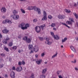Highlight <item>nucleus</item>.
<instances>
[{"label":"nucleus","instance_id":"774afa93","mask_svg":"<svg viewBox=\"0 0 78 78\" xmlns=\"http://www.w3.org/2000/svg\"><path fill=\"white\" fill-rule=\"evenodd\" d=\"M76 41H78V37H77L76 38Z\"/></svg>","mask_w":78,"mask_h":78},{"label":"nucleus","instance_id":"a19ab883","mask_svg":"<svg viewBox=\"0 0 78 78\" xmlns=\"http://www.w3.org/2000/svg\"><path fill=\"white\" fill-rule=\"evenodd\" d=\"M21 64L23 65H25V62L24 61H22L21 62Z\"/></svg>","mask_w":78,"mask_h":78},{"label":"nucleus","instance_id":"393cba45","mask_svg":"<svg viewBox=\"0 0 78 78\" xmlns=\"http://www.w3.org/2000/svg\"><path fill=\"white\" fill-rule=\"evenodd\" d=\"M12 45H13L12 42H10L9 44V47H11L12 46Z\"/></svg>","mask_w":78,"mask_h":78},{"label":"nucleus","instance_id":"c756f323","mask_svg":"<svg viewBox=\"0 0 78 78\" xmlns=\"http://www.w3.org/2000/svg\"><path fill=\"white\" fill-rule=\"evenodd\" d=\"M40 78H45V75H41L40 76Z\"/></svg>","mask_w":78,"mask_h":78},{"label":"nucleus","instance_id":"7ed1b4c3","mask_svg":"<svg viewBox=\"0 0 78 78\" xmlns=\"http://www.w3.org/2000/svg\"><path fill=\"white\" fill-rule=\"evenodd\" d=\"M9 23V24H11L12 23V22L8 19H6L5 20H4L2 22V23L5 24V23Z\"/></svg>","mask_w":78,"mask_h":78},{"label":"nucleus","instance_id":"603ef678","mask_svg":"<svg viewBox=\"0 0 78 78\" xmlns=\"http://www.w3.org/2000/svg\"><path fill=\"white\" fill-rule=\"evenodd\" d=\"M20 1V2H26L27 1V0H19Z\"/></svg>","mask_w":78,"mask_h":78},{"label":"nucleus","instance_id":"dca6fc26","mask_svg":"<svg viewBox=\"0 0 78 78\" xmlns=\"http://www.w3.org/2000/svg\"><path fill=\"white\" fill-rule=\"evenodd\" d=\"M28 47L29 49L30 50H31V49H32L33 48V45L30 44H29V46H28Z\"/></svg>","mask_w":78,"mask_h":78},{"label":"nucleus","instance_id":"ea45409f","mask_svg":"<svg viewBox=\"0 0 78 78\" xmlns=\"http://www.w3.org/2000/svg\"><path fill=\"white\" fill-rule=\"evenodd\" d=\"M52 43H51V42H50V41H48V45H51V44Z\"/></svg>","mask_w":78,"mask_h":78},{"label":"nucleus","instance_id":"bb28decb","mask_svg":"<svg viewBox=\"0 0 78 78\" xmlns=\"http://www.w3.org/2000/svg\"><path fill=\"white\" fill-rule=\"evenodd\" d=\"M38 38H39V39H40V41H42L44 40V38L42 37H39Z\"/></svg>","mask_w":78,"mask_h":78},{"label":"nucleus","instance_id":"423d86ee","mask_svg":"<svg viewBox=\"0 0 78 78\" xmlns=\"http://www.w3.org/2000/svg\"><path fill=\"white\" fill-rule=\"evenodd\" d=\"M16 70L17 72H21V71L22 70V67L21 66H18L16 68Z\"/></svg>","mask_w":78,"mask_h":78},{"label":"nucleus","instance_id":"c03bdc74","mask_svg":"<svg viewBox=\"0 0 78 78\" xmlns=\"http://www.w3.org/2000/svg\"><path fill=\"white\" fill-rule=\"evenodd\" d=\"M76 60H74V61H72V63H76Z\"/></svg>","mask_w":78,"mask_h":78},{"label":"nucleus","instance_id":"5fc2aeb1","mask_svg":"<svg viewBox=\"0 0 78 78\" xmlns=\"http://www.w3.org/2000/svg\"><path fill=\"white\" fill-rule=\"evenodd\" d=\"M58 76L59 78H62V77L61 75H58Z\"/></svg>","mask_w":78,"mask_h":78},{"label":"nucleus","instance_id":"4be33fe9","mask_svg":"<svg viewBox=\"0 0 78 78\" xmlns=\"http://www.w3.org/2000/svg\"><path fill=\"white\" fill-rule=\"evenodd\" d=\"M58 55V53H55V55H53L52 56V59H53V58H55V57H56V56H57Z\"/></svg>","mask_w":78,"mask_h":78},{"label":"nucleus","instance_id":"1a4fd4ad","mask_svg":"<svg viewBox=\"0 0 78 78\" xmlns=\"http://www.w3.org/2000/svg\"><path fill=\"white\" fill-rule=\"evenodd\" d=\"M58 17L59 19H62L65 17V16L64 15H59L58 16Z\"/></svg>","mask_w":78,"mask_h":78},{"label":"nucleus","instance_id":"0eeeda50","mask_svg":"<svg viewBox=\"0 0 78 78\" xmlns=\"http://www.w3.org/2000/svg\"><path fill=\"white\" fill-rule=\"evenodd\" d=\"M35 61L37 64L38 65H39V64H41V63L42 62V60L39 59L38 60L37 59H35Z\"/></svg>","mask_w":78,"mask_h":78},{"label":"nucleus","instance_id":"20e7f679","mask_svg":"<svg viewBox=\"0 0 78 78\" xmlns=\"http://www.w3.org/2000/svg\"><path fill=\"white\" fill-rule=\"evenodd\" d=\"M51 34L52 36H53L54 38L55 39H56V40H59V36H58L56 35V36L54 35V33L53 32H51Z\"/></svg>","mask_w":78,"mask_h":78},{"label":"nucleus","instance_id":"13d9d810","mask_svg":"<svg viewBox=\"0 0 78 78\" xmlns=\"http://www.w3.org/2000/svg\"><path fill=\"white\" fill-rule=\"evenodd\" d=\"M21 36L19 35L18 37V38H19V39H21Z\"/></svg>","mask_w":78,"mask_h":78},{"label":"nucleus","instance_id":"f3484780","mask_svg":"<svg viewBox=\"0 0 78 78\" xmlns=\"http://www.w3.org/2000/svg\"><path fill=\"white\" fill-rule=\"evenodd\" d=\"M47 72V69H44L42 71V73L43 74H45V72Z\"/></svg>","mask_w":78,"mask_h":78},{"label":"nucleus","instance_id":"c85d7f7f","mask_svg":"<svg viewBox=\"0 0 78 78\" xmlns=\"http://www.w3.org/2000/svg\"><path fill=\"white\" fill-rule=\"evenodd\" d=\"M51 27H55V23H52L51 25Z\"/></svg>","mask_w":78,"mask_h":78},{"label":"nucleus","instance_id":"79ce46f5","mask_svg":"<svg viewBox=\"0 0 78 78\" xmlns=\"http://www.w3.org/2000/svg\"><path fill=\"white\" fill-rule=\"evenodd\" d=\"M46 40L48 42L49 41V40H50V39H49V38H46Z\"/></svg>","mask_w":78,"mask_h":78},{"label":"nucleus","instance_id":"b1692460","mask_svg":"<svg viewBox=\"0 0 78 78\" xmlns=\"http://www.w3.org/2000/svg\"><path fill=\"white\" fill-rule=\"evenodd\" d=\"M65 11H66V12H68V13H70V10L65 9Z\"/></svg>","mask_w":78,"mask_h":78},{"label":"nucleus","instance_id":"cd10ccee","mask_svg":"<svg viewBox=\"0 0 78 78\" xmlns=\"http://www.w3.org/2000/svg\"><path fill=\"white\" fill-rule=\"evenodd\" d=\"M27 38H28V37H27V36H25L23 38V41H26Z\"/></svg>","mask_w":78,"mask_h":78},{"label":"nucleus","instance_id":"2f4dec72","mask_svg":"<svg viewBox=\"0 0 78 78\" xmlns=\"http://www.w3.org/2000/svg\"><path fill=\"white\" fill-rule=\"evenodd\" d=\"M44 16H47V13L45 11H43Z\"/></svg>","mask_w":78,"mask_h":78},{"label":"nucleus","instance_id":"4d7b16f0","mask_svg":"<svg viewBox=\"0 0 78 78\" xmlns=\"http://www.w3.org/2000/svg\"><path fill=\"white\" fill-rule=\"evenodd\" d=\"M62 25H65V26H66L67 25H66V24L65 23H62Z\"/></svg>","mask_w":78,"mask_h":78},{"label":"nucleus","instance_id":"f03ea898","mask_svg":"<svg viewBox=\"0 0 78 78\" xmlns=\"http://www.w3.org/2000/svg\"><path fill=\"white\" fill-rule=\"evenodd\" d=\"M25 24L23 23H22L19 25V27L20 28H21L22 30H24L27 29V27H25Z\"/></svg>","mask_w":78,"mask_h":78},{"label":"nucleus","instance_id":"de8ad7c7","mask_svg":"<svg viewBox=\"0 0 78 78\" xmlns=\"http://www.w3.org/2000/svg\"><path fill=\"white\" fill-rule=\"evenodd\" d=\"M45 55V53H42L41 54V57H43V56H44Z\"/></svg>","mask_w":78,"mask_h":78},{"label":"nucleus","instance_id":"412c9836","mask_svg":"<svg viewBox=\"0 0 78 78\" xmlns=\"http://www.w3.org/2000/svg\"><path fill=\"white\" fill-rule=\"evenodd\" d=\"M67 38L66 37L63 40L62 39V43H63V42H65L66 41H67Z\"/></svg>","mask_w":78,"mask_h":78},{"label":"nucleus","instance_id":"6ab92c4d","mask_svg":"<svg viewBox=\"0 0 78 78\" xmlns=\"http://www.w3.org/2000/svg\"><path fill=\"white\" fill-rule=\"evenodd\" d=\"M69 20L70 22H71V23H72V22H74V20H73V18H69Z\"/></svg>","mask_w":78,"mask_h":78},{"label":"nucleus","instance_id":"8fccbe9b","mask_svg":"<svg viewBox=\"0 0 78 78\" xmlns=\"http://www.w3.org/2000/svg\"><path fill=\"white\" fill-rule=\"evenodd\" d=\"M33 21L34 22H37V19H34L33 20Z\"/></svg>","mask_w":78,"mask_h":78},{"label":"nucleus","instance_id":"5701e85b","mask_svg":"<svg viewBox=\"0 0 78 78\" xmlns=\"http://www.w3.org/2000/svg\"><path fill=\"white\" fill-rule=\"evenodd\" d=\"M30 78H34V74L33 73H32Z\"/></svg>","mask_w":78,"mask_h":78},{"label":"nucleus","instance_id":"864d4df0","mask_svg":"<svg viewBox=\"0 0 78 78\" xmlns=\"http://www.w3.org/2000/svg\"><path fill=\"white\" fill-rule=\"evenodd\" d=\"M75 16L76 19H78V15L76 14V15Z\"/></svg>","mask_w":78,"mask_h":78},{"label":"nucleus","instance_id":"58836bf2","mask_svg":"<svg viewBox=\"0 0 78 78\" xmlns=\"http://www.w3.org/2000/svg\"><path fill=\"white\" fill-rule=\"evenodd\" d=\"M48 18L49 19H51L52 18V16L51 15H49L48 16Z\"/></svg>","mask_w":78,"mask_h":78},{"label":"nucleus","instance_id":"37998d69","mask_svg":"<svg viewBox=\"0 0 78 78\" xmlns=\"http://www.w3.org/2000/svg\"><path fill=\"white\" fill-rule=\"evenodd\" d=\"M18 65L19 66H22V63L21 62H18Z\"/></svg>","mask_w":78,"mask_h":78},{"label":"nucleus","instance_id":"72a5a7b5","mask_svg":"<svg viewBox=\"0 0 78 78\" xmlns=\"http://www.w3.org/2000/svg\"><path fill=\"white\" fill-rule=\"evenodd\" d=\"M13 13L14 14V15L15 16V14H17V12H16V10H14L13 11Z\"/></svg>","mask_w":78,"mask_h":78},{"label":"nucleus","instance_id":"473e14b6","mask_svg":"<svg viewBox=\"0 0 78 78\" xmlns=\"http://www.w3.org/2000/svg\"><path fill=\"white\" fill-rule=\"evenodd\" d=\"M0 55H1L2 57H5V54L4 53L0 54Z\"/></svg>","mask_w":78,"mask_h":78},{"label":"nucleus","instance_id":"aec40b11","mask_svg":"<svg viewBox=\"0 0 78 78\" xmlns=\"http://www.w3.org/2000/svg\"><path fill=\"white\" fill-rule=\"evenodd\" d=\"M42 20H47V16H44L43 17L42 19Z\"/></svg>","mask_w":78,"mask_h":78},{"label":"nucleus","instance_id":"bf43d9fd","mask_svg":"<svg viewBox=\"0 0 78 78\" xmlns=\"http://www.w3.org/2000/svg\"><path fill=\"white\" fill-rule=\"evenodd\" d=\"M58 75H59V71H58L57 72Z\"/></svg>","mask_w":78,"mask_h":78},{"label":"nucleus","instance_id":"680f3d73","mask_svg":"<svg viewBox=\"0 0 78 78\" xmlns=\"http://www.w3.org/2000/svg\"><path fill=\"white\" fill-rule=\"evenodd\" d=\"M53 30H54L55 31H56V28H53Z\"/></svg>","mask_w":78,"mask_h":78},{"label":"nucleus","instance_id":"4c0bfd02","mask_svg":"<svg viewBox=\"0 0 78 78\" xmlns=\"http://www.w3.org/2000/svg\"><path fill=\"white\" fill-rule=\"evenodd\" d=\"M4 65L2 64H0V68H2V67H3V66Z\"/></svg>","mask_w":78,"mask_h":78},{"label":"nucleus","instance_id":"052dcab7","mask_svg":"<svg viewBox=\"0 0 78 78\" xmlns=\"http://www.w3.org/2000/svg\"><path fill=\"white\" fill-rule=\"evenodd\" d=\"M74 6H76V3H74Z\"/></svg>","mask_w":78,"mask_h":78},{"label":"nucleus","instance_id":"a878e982","mask_svg":"<svg viewBox=\"0 0 78 78\" xmlns=\"http://www.w3.org/2000/svg\"><path fill=\"white\" fill-rule=\"evenodd\" d=\"M21 11V12L23 13V14H25V10H23L22 9H20Z\"/></svg>","mask_w":78,"mask_h":78},{"label":"nucleus","instance_id":"49530a36","mask_svg":"<svg viewBox=\"0 0 78 78\" xmlns=\"http://www.w3.org/2000/svg\"><path fill=\"white\" fill-rule=\"evenodd\" d=\"M66 23H68V24H72V22L70 21H67L66 22Z\"/></svg>","mask_w":78,"mask_h":78},{"label":"nucleus","instance_id":"09e8293b","mask_svg":"<svg viewBox=\"0 0 78 78\" xmlns=\"http://www.w3.org/2000/svg\"><path fill=\"white\" fill-rule=\"evenodd\" d=\"M12 69L13 70H16V67H15L14 66H13Z\"/></svg>","mask_w":78,"mask_h":78},{"label":"nucleus","instance_id":"2eb2a0df","mask_svg":"<svg viewBox=\"0 0 78 78\" xmlns=\"http://www.w3.org/2000/svg\"><path fill=\"white\" fill-rule=\"evenodd\" d=\"M26 42L27 43H30L31 42V39L30 38H27L26 39Z\"/></svg>","mask_w":78,"mask_h":78},{"label":"nucleus","instance_id":"0e129e2a","mask_svg":"<svg viewBox=\"0 0 78 78\" xmlns=\"http://www.w3.org/2000/svg\"><path fill=\"white\" fill-rule=\"evenodd\" d=\"M2 35L1 34H0V38H2Z\"/></svg>","mask_w":78,"mask_h":78},{"label":"nucleus","instance_id":"e2e57ef3","mask_svg":"<svg viewBox=\"0 0 78 78\" xmlns=\"http://www.w3.org/2000/svg\"><path fill=\"white\" fill-rule=\"evenodd\" d=\"M3 19H5V18H6V16H3L2 17Z\"/></svg>","mask_w":78,"mask_h":78},{"label":"nucleus","instance_id":"ddd939ff","mask_svg":"<svg viewBox=\"0 0 78 78\" xmlns=\"http://www.w3.org/2000/svg\"><path fill=\"white\" fill-rule=\"evenodd\" d=\"M70 48L74 52H76V50H75V49L74 48V47L72 46H70Z\"/></svg>","mask_w":78,"mask_h":78},{"label":"nucleus","instance_id":"c9c22d12","mask_svg":"<svg viewBox=\"0 0 78 78\" xmlns=\"http://www.w3.org/2000/svg\"><path fill=\"white\" fill-rule=\"evenodd\" d=\"M4 49L5 50H6V51H9L8 48H6V47H5Z\"/></svg>","mask_w":78,"mask_h":78},{"label":"nucleus","instance_id":"7c9ffc66","mask_svg":"<svg viewBox=\"0 0 78 78\" xmlns=\"http://www.w3.org/2000/svg\"><path fill=\"white\" fill-rule=\"evenodd\" d=\"M12 49L14 50H16L17 49V47L16 46H13V47L12 48Z\"/></svg>","mask_w":78,"mask_h":78},{"label":"nucleus","instance_id":"6e6552de","mask_svg":"<svg viewBox=\"0 0 78 78\" xmlns=\"http://www.w3.org/2000/svg\"><path fill=\"white\" fill-rule=\"evenodd\" d=\"M12 17L13 19H15V20H17V19H19V16L18 15H16L15 17L14 15H12Z\"/></svg>","mask_w":78,"mask_h":78},{"label":"nucleus","instance_id":"69168bd1","mask_svg":"<svg viewBox=\"0 0 78 78\" xmlns=\"http://www.w3.org/2000/svg\"><path fill=\"white\" fill-rule=\"evenodd\" d=\"M18 51L19 53H20V52H21V51L20 49H19Z\"/></svg>","mask_w":78,"mask_h":78},{"label":"nucleus","instance_id":"39448f33","mask_svg":"<svg viewBox=\"0 0 78 78\" xmlns=\"http://www.w3.org/2000/svg\"><path fill=\"white\" fill-rule=\"evenodd\" d=\"M35 30L37 33H39L41 31V27L39 26H36L35 27Z\"/></svg>","mask_w":78,"mask_h":78},{"label":"nucleus","instance_id":"a18cd8bd","mask_svg":"<svg viewBox=\"0 0 78 78\" xmlns=\"http://www.w3.org/2000/svg\"><path fill=\"white\" fill-rule=\"evenodd\" d=\"M10 39V38H9V37H7L6 38V39L5 40L6 41H9Z\"/></svg>","mask_w":78,"mask_h":78},{"label":"nucleus","instance_id":"f8f14e48","mask_svg":"<svg viewBox=\"0 0 78 78\" xmlns=\"http://www.w3.org/2000/svg\"><path fill=\"white\" fill-rule=\"evenodd\" d=\"M2 32L3 33H8V32H9V30H7V29H4L2 30Z\"/></svg>","mask_w":78,"mask_h":78},{"label":"nucleus","instance_id":"f704fd0d","mask_svg":"<svg viewBox=\"0 0 78 78\" xmlns=\"http://www.w3.org/2000/svg\"><path fill=\"white\" fill-rule=\"evenodd\" d=\"M30 25L28 23H27L25 25V27H26L27 29V27H29Z\"/></svg>","mask_w":78,"mask_h":78},{"label":"nucleus","instance_id":"9b49d317","mask_svg":"<svg viewBox=\"0 0 78 78\" xmlns=\"http://www.w3.org/2000/svg\"><path fill=\"white\" fill-rule=\"evenodd\" d=\"M15 73H14V72H12L11 74H10V76L12 78H14V77L15 76Z\"/></svg>","mask_w":78,"mask_h":78},{"label":"nucleus","instance_id":"4468645a","mask_svg":"<svg viewBox=\"0 0 78 78\" xmlns=\"http://www.w3.org/2000/svg\"><path fill=\"white\" fill-rule=\"evenodd\" d=\"M6 9L4 8H2L1 9L2 12H6Z\"/></svg>","mask_w":78,"mask_h":78},{"label":"nucleus","instance_id":"6e6d98bb","mask_svg":"<svg viewBox=\"0 0 78 78\" xmlns=\"http://www.w3.org/2000/svg\"><path fill=\"white\" fill-rule=\"evenodd\" d=\"M5 78H8V75H7V74H5Z\"/></svg>","mask_w":78,"mask_h":78},{"label":"nucleus","instance_id":"9d476101","mask_svg":"<svg viewBox=\"0 0 78 78\" xmlns=\"http://www.w3.org/2000/svg\"><path fill=\"white\" fill-rule=\"evenodd\" d=\"M34 51L35 52H37L39 50V48L37 46H35V48H34Z\"/></svg>","mask_w":78,"mask_h":78},{"label":"nucleus","instance_id":"3c124183","mask_svg":"<svg viewBox=\"0 0 78 78\" xmlns=\"http://www.w3.org/2000/svg\"><path fill=\"white\" fill-rule=\"evenodd\" d=\"M34 52V51L33 50H31L30 52V54H31V53H33Z\"/></svg>","mask_w":78,"mask_h":78},{"label":"nucleus","instance_id":"a211bd4d","mask_svg":"<svg viewBox=\"0 0 78 78\" xmlns=\"http://www.w3.org/2000/svg\"><path fill=\"white\" fill-rule=\"evenodd\" d=\"M45 24H43L40 26V27L42 29V30H44V28L45 27Z\"/></svg>","mask_w":78,"mask_h":78},{"label":"nucleus","instance_id":"e433bc0d","mask_svg":"<svg viewBox=\"0 0 78 78\" xmlns=\"http://www.w3.org/2000/svg\"><path fill=\"white\" fill-rule=\"evenodd\" d=\"M3 42L4 44H6L7 43V41H5V40H3Z\"/></svg>","mask_w":78,"mask_h":78},{"label":"nucleus","instance_id":"f257e3e1","mask_svg":"<svg viewBox=\"0 0 78 78\" xmlns=\"http://www.w3.org/2000/svg\"><path fill=\"white\" fill-rule=\"evenodd\" d=\"M27 9L29 10H33V9H34V11H36L37 12L38 14H41L40 9L39 8H37L35 6L33 7L32 6H30L28 7Z\"/></svg>","mask_w":78,"mask_h":78},{"label":"nucleus","instance_id":"338daca9","mask_svg":"<svg viewBox=\"0 0 78 78\" xmlns=\"http://www.w3.org/2000/svg\"><path fill=\"white\" fill-rule=\"evenodd\" d=\"M76 25L77 27H78V22L76 23Z\"/></svg>","mask_w":78,"mask_h":78}]
</instances>
